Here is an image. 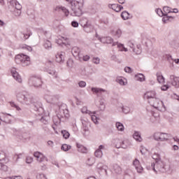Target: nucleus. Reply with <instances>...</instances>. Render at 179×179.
Here are the masks:
<instances>
[{
	"label": "nucleus",
	"mask_w": 179,
	"mask_h": 179,
	"mask_svg": "<svg viewBox=\"0 0 179 179\" xmlns=\"http://www.w3.org/2000/svg\"><path fill=\"white\" fill-rule=\"evenodd\" d=\"M170 80L171 82L172 86H174L175 87H179V78L176 77L174 75L170 76Z\"/></svg>",
	"instance_id": "dca6fc26"
},
{
	"label": "nucleus",
	"mask_w": 179,
	"mask_h": 179,
	"mask_svg": "<svg viewBox=\"0 0 179 179\" xmlns=\"http://www.w3.org/2000/svg\"><path fill=\"white\" fill-rule=\"evenodd\" d=\"M122 110L124 114H128L131 111V108L127 106H122Z\"/></svg>",
	"instance_id": "49530a36"
},
{
	"label": "nucleus",
	"mask_w": 179,
	"mask_h": 179,
	"mask_svg": "<svg viewBox=\"0 0 179 179\" xmlns=\"http://www.w3.org/2000/svg\"><path fill=\"white\" fill-rule=\"evenodd\" d=\"M71 52L73 55V57H78V58H82L80 56V49L79 48L75 46L71 49Z\"/></svg>",
	"instance_id": "4be33fe9"
},
{
	"label": "nucleus",
	"mask_w": 179,
	"mask_h": 179,
	"mask_svg": "<svg viewBox=\"0 0 179 179\" xmlns=\"http://www.w3.org/2000/svg\"><path fill=\"white\" fill-rule=\"evenodd\" d=\"M13 15L16 16V17H19L20 15H22V10H13Z\"/></svg>",
	"instance_id": "864d4df0"
},
{
	"label": "nucleus",
	"mask_w": 179,
	"mask_h": 179,
	"mask_svg": "<svg viewBox=\"0 0 179 179\" xmlns=\"http://www.w3.org/2000/svg\"><path fill=\"white\" fill-rule=\"evenodd\" d=\"M9 117H13L12 115L9 113H0V121L2 122H5V124H10L12 122V119Z\"/></svg>",
	"instance_id": "1a4fd4ad"
},
{
	"label": "nucleus",
	"mask_w": 179,
	"mask_h": 179,
	"mask_svg": "<svg viewBox=\"0 0 179 179\" xmlns=\"http://www.w3.org/2000/svg\"><path fill=\"white\" fill-rule=\"evenodd\" d=\"M29 84L30 86H34V87H41L43 85L41 77L36 76H31L29 80Z\"/></svg>",
	"instance_id": "423d86ee"
},
{
	"label": "nucleus",
	"mask_w": 179,
	"mask_h": 179,
	"mask_svg": "<svg viewBox=\"0 0 179 179\" xmlns=\"http://www.w3.org/2000/svg\"><path fill=\"white\" fill-rule=\"evenodd\" d=\"M61 134H62L63 138H64V139H68V138H69V136H71V134L66 130H62L61 131Z\"/></svg>",
	"instance_id": "4c0bfd02"
},
{
	"label": "nucleus",
	"mask_w": 179,
	"mask_h": 179,
	"mask_svg": "<svg viewBox=\"0 0 179 179\" xmlns=\"http://www.w3.org/2000/svg\"><path fill=\"white\" fill-rule=\"evenodd\" d=\"M117 83H120V85H121L122 86H124V85H125V82L121 78H117Z\"/></svg>",
	"instance_id": "052dcab7"
},
{
	"label": "nucleus",
	"mask_w": 179,
	"mask_h": 179,
	"mask_svg": "<svg viewBox=\"0 0 179 179\" xmlns=\"http://www.w3.org/2000/svg\"><path fill=\"white\" fill-rule=\"evenodd\" d=\"M96 37L103 44H111L114 41V39L110 36L100 38L99 37V34H96Z\"/></svg>",
	"instance_id": "9b49d317"
},
{
	"label": "nucleus",
	"mask_w": 179,
	"mask_h": 179,
	"mask_svg": "<svg viewBox=\"0 0 179 179\" xmlns=\"http://www.w3.org/2000/svg\"><path fill=\"white\" fill-rule=\"evenodd\" d=\"M48 73H49V75H52V76H53V78H58V74L54 70H48Z\"/></svg>",
	"instance_id": "8fccbe9b"
},
{
	"label": "nucleus",
	"mask_w": 179,
	"mask_h": 179,
	"mask_svg": "<svg viewBox=\"0 0 179 179\" xmlns=\"http://www.w3.org/2000/svg\"><path fill=\"white\" fill-rule=\"evenodd\" d=\"M155 141H160V132H156L153 135Z\"/></svg>",
	"instance_id": "3c124183"
},
{
	"label": "nucleus",
	"mask_w": 179,
	"mask_h": 179,
	"mask_svg": "<svg viewBox=\"0 0 179 179\" xmlns=\"http://www.w3.org/2000/svg\"><path fill=\"white\" fill-rule=\"evenodd\" d=\"M99 103H100V106H99V110L101 111H104V110H106V105H104V101L103 99H101L99 101Z\"/></svg>",
	"instance_id": "09e8293b"
},
{
	"label": "nucleus",
	"mask_w": 179,
	"mask_h": 179,
	"mask_svg": "<svg viewBox=\"0 0 179 179\" xmlns=\"http://www.w3.org/2000/svg\"><path fill=\"white\" fill-rule=\"evenodd\" d=\"M76 146L78 149V152H80L81 153H86L87 152V149L81 144L77 143Z\"/></svg>",
	"instance_id": "c756f323"
},
{
	"label": "nucleus",
	"mask_w": 179,
	"mask_h": 179,
	"mask_svg": "<svg viewBox=\"0 0 179 179\" xmlns=\"http://www.w3.org/2000/svg\"><path fill=\"white\" fill-rule=\"evenodd\" d=\"M169 85H163L161 87V90L163 91V92H166V90H167L169 89Z\"/></svg>",
	"instance_id": "774afa93"
},
{
	"label": "nucleus",
	"mask_w": 179,
	"mask_h": 179,
	"mask_svg": "<svg viewBox=\"0 0 179 179\" xmlns=\"http://www.w3.org/2000/svg\"><path fill=\"white\" fill-rule=\"evenodd\" d=\"M83 5H85L84 0H78L77 1L73 2L71 6V15H73V16H82L83 13L82 11Z\"/></svg>",
	"instance_id": "7ed1b4c3"
},
{
	"label": "nucleus",
	"mask_w": 179,
	"mask_h": 179,
	"mask_svg": "<svg viewBox=\"0 0 179 179\" xmlns=\"http://www.w3.org/2000/svg\"><path fill=\"white\" fill-rule=\"evenodd\" d=\"M71 146L68 144H63L61 147L62 150H64V152H68V150H71Z\"/></svg>",
	"instance_id": "58836bf2"
},
{
	"label": "nucleus",
	"mask_w": 179,
	"mask_h": 179,
	"mask_svg": "<svg viewBox=\"0 0 179 179\" xmlns=\"http://www.w3.org/2000/svg\"><path fill=\"white\" fill-rule=\"evenodd\" d=\"M71 26L73 27H78L79 26V23L76 21L71 22Z\"/></svg>",
	"instance_id": "338daca9"
},
{
	"label": "nucleus",
	"mask_w": 179,
	"mask_h": 179,
	"mask_svg": "<svg viewBox=\"0 0 179 179\" xmlns=\"http://www.w3.org/2000/svg\"><path fill=\"white\" fill-rule=\"evenodd\" d=\"M17 100L20 103H23L27 106L32 104V108L36 111V115H43L44 113V108H43V103L36 100L33 96L27 94L26 92H17L16 94Z\"/></svg>",
	"instance_id": "f257e3e1"
},
{
	"label": "nucleus",
	"mask_w": 179,
	"mask_h": 179,
	"mask_svg": "<svg viewBox=\"0 0 179 179\" xmlns=\"http://www.w3.org/2000/svg\"><path fill=\"white\" fill-rule=\"evenodd\" d=\"M57 100H58V98L55 96H49L48 97V103H55Z\"/></svg>",
	"instance_id": "a19ab883"
},
{
	"label": "nucleus",
	"mask_w": 179,
	"mask_h": 179,
	"mask_svg": "<svg viewBox=\"0 0 179 179\" xmlns=\"http://www.w3.org/2000/svg\"><path fill=\"white\" fill-rule=\"evenodd\" d=\"M115 45L117 46V48H119V51H124L125 52H127L128 51V49L126 48L124 46V44H122V43H120L118 42H113L112 44V47H115Z\"/></svg>",
	"instance_id": "412c9836"
},
{
	"label": "nucleus",
	"mask_w": 179,
	"mask_h": 179,
	"mask_svg": "<svg viewBox=\"0 0 179 179\" xmlns=\"http://www.w3.org/2000/svg\"><path fill=\"white\" fill-rule=\"evenodd\" d=\"M163 16H164V17H163V18H162V21H163L164 23H166V22L170 20V19H171V20H173V19L172 16H169L168 14H164Z\"/></svg>",
	"instance_id": "79ce46f5"
},
{
	"label": "nucleus",
	"mask_w": 179,
	"mask_h": 179,
	"mask_svg": "<svg viewBox=\"0 0 179 179\" xmlns=\"http://www.w3.org/2000/svg\"><path fill=\"white\" fill-rule=\"evenodd\" d=\"M86 164L87 166H93V164H94V159H93V158H88Z\"/></svg>",
	"instance_id": "603ef678"
},
{
	"label": "nucleus",
	"mask_w": 179,
	"mask_h": 179,
	"mask_svg": "<svg viewBox=\"0 0 179 179\" xmlns=\"http://www.w3.org/2000/svg\"><path fill=\"white\" fill-rule=\"evenodd\" d=\"M55 10L57 12H63L66 17L69 16V10L64 6H58L56 7Z\"/></svg>",
	"instance_id": "6ab92c4d"
},
{
	"label": "nucleus",
	"mask_w": 179,
	"mask_h": 179,
	"mask_svg": "<svg viewBox=\"0 0 179 179\" xmlns=\"http://www.w3.org/2000/svg\"><path fill=\"white\" fill-rule=\"evenodd\" d=\"M108 8H110V9H113V10H115V12H121V10L124 9L122 6L118 4H109Z\"/></svg>",
	"instance_id": "a211bd4d"
},
{
	"label": "nucleus",
	"mask_w": 179,
	"mask_h": 179,
	"mask_svg": "<svg viewBox=\"0 0 179 179\" xmlns=\"http://www.w3.org/2000/svg\"><path fill=\"white\" fill-rule=\"evenodd\" d=\"M164 15H167L168 13H171L172 9L169 6H164L163 8Z\"/></svg>",
	"instance_id": "37998d69"
},
{
	"label": "nucleus",
	"mask_w": 179,
	"mask_h": 179,
	"mask_svg": "<svg viewBox=\"0 0 179 179\" xmlns=\"http://www.w3.org/2000/svg\"><path fill=\"white\" fill-rule=\"evenodd\" d=\"M133 165L137 171V173H139L140 174L143 173V167H142L141 162L138 159H135V160L133 162Z\"/></svg>",
	"instance_id": "f8f14e48"
},
{
	"label": "nucleus",
	"mask_w": 179,
	"mask_h": 179,
	"mask_svg": "<svg viewBox=\"0 0 179 179\" xmlns=\"http://www.w3.org/2000/svg\"><path fill=\"white\" fill-rule=\"evenodd\" d=\"M91 90L93 93H95L98 97L101 96L103 93H107V91L102 88L92 87Z\"/></svg>",
	"instance_id": "2eb2a0df"
},
{
	"label": "nucleus",
	"mask_w": 179,
	"mask_h": 179,
	"mask_svg": "<svg viewBox=\"0 0 179 179\" xmlns=\"http://www.w3.org/2000/svg\"><path fill=\"white\" fill-rule=\"evenodd\" d=\"M149 104L154 107V108H157V110H160V108H163V107H164L163 101H160V99L157 97L154 99L153 101H150Z\"/></svg>",
	"instance_id": "0eeeda50"
},
{
	"label": "nucleus",
	"mask_w": 179,
	"mask_h": 179,
	"mask_svg": "<svg viewBox=\"0 0 179 179\" xmlns=\"http://www.w3.org/2000/svg\"><path fill=\"white\" fill-rule=\"evenodd\" d=\"M15 61L16 64L22 66H29L30 65V57L24 54L17 55Z\"/></svg>",
	"instance_id": "39448f33"
},
{
	"label": "nucleus",
	"mask_w": 179,
	"mask_h": 179,
	"mask_svg": "<svg viewBox=\"0 0 179 179\" xmlns=\"http://www.w3.org/2000/svg\"><path fill=\"white\" fill-rule=\"evenodd\" d=\"M14 3L15 5V9L22 10V5H20V3H19L17 1H15Z\"/></svg>",
	"instance_id": "13d9d810"
},
{
	"label": "nucleus",
	"mask_w": 179,
	"mask_h": 179,
	"mask_svg": "<svg viewBox=\"0 0 179 179\" xmlns=\"http://www.w3.org/2000/svg\"><path fill=\"white\" fill-rule=\"evenodd\" d=\"M113 170L116 174H121V173H122V169L118 164L113 165Z\"/></svg>",
	"instance_id": "2f4dec72"
},
{
	"label": "nucleus",
	"mask_w": 179,
	"mask_h": 179,
	"mask_svg": "<svg viewBox=\"0 0 179 179\" xmlns=\"http://www.w3.org/2000/svg\"><path fill=\"white\" fill-rule=\"evenodd\" d=\"M136 80H138V82L145 81V76L142 73H138L135 75Z\"/></svg>",
	"instance_id": "72a5a7b5"
},
{
	"label": "nucleus",
	"mask_w": 179,
	"mask_h": 179,
	"mask_svg": "<svg viewBox=\"0 0 179 179\" xmlns=\"http://www.w3.org/2000/svg\"><path fill=\"white\" fill-rule=\"evenodd\" d=\"M64 118H69V111L68 109H59L57 116L53 118V122L55 125L61 124V122L65 121Z\"/></svg>",
	"instance_id": "20e7f679"
},
{
	"label": "nucleus",
	"mask_w": 179,
	"mask_h": 179,
	"mask_svg": "<svg viewBox=\"0 0 179 179\" xmlns=\"http://www.w3.org/2000/svg\"><path fill=\"white\" fill-rule=\"evenodd\" d=\"M96 169H98V170H101L104 171L105 174L107 176V169H108V167L104 164H103V163L100 162L96 165Z\"/></svg>",
	"instance_id": "393cba45"
},
{
	"label": "nucleus",
	"mask_w": 179,
	"mask_h": 179,
	"mask_svg": "<svg viewBox=\"0 0 179 179\" xmlns=\"http://www.w3.org/2000/svg\"><path fill=\"white\" fill-rule=\"evenodd\" d=\"M81 26L84 28L86 33H90L93 30V26L89 24L87 18H84L81 20Z\"/></svg>",
	"instance_id": "6e6552de"
},
{
	"label": "nucleus",
	"mask_w": 179,
	"mask_h": 179,
	"mask_svg": "<svg viewBox=\"0 0 179 179\" xmlns=\"http://www.w3.org/2000/svg\"><path fill=\"white\" fill-rule=\"evenodd\" d=\"M34 156L36 158V160L39 162V163H41V162H44V159H45V157H44V155H43V154L39 152H34Z\"/></svg>",
	"instance_id": "5701e85b"
},
{
	"label": "nucleus",
	"mask_w": 179,
	"mask_h": 179,
	"mask_svg": "<svg viewBox=\"0 0 179 179\" xmlns=\"http://www.w3.org/2000/svg\"><path fill=\"white\" fill-rule=\"evenodd\" d=\"M102 150H106V146L101 145L99 146L98 149L94 152L95 157L99 159L103 157Z\"/></svg>",
	"instance_id": "4468645a"
},
{
	"label": "nucleus",
	"mask_w": 179,
	"mask_h": 179,
	"mask_svg": "<svg viewBox=\"0 0 179 179\" xmlns=\"http://www.w3.org/2000/svg\"><path fill=\"white\" fill-rule=\"evenodd\" d=\"M122 18L123 20H128L130 18V15L129 12L123 11L121 14Z\"/></svg>",
	"instance_id": "c9c22d12"
},
{
	"label": "nucleus",
	"mask_w": 179,
	"mask_h": 179,
	"mask_svg": "<svg viewBox=\"0 0 179 179\" xmlns=\"http://www.w3.org/2000/svg\"><path fill=\"white\" fill-rule=\"evenodd\" d=\"M112 34L115 38H120V37L122 36V31L120 29H117L115 31H113Z\"/></svg>",
	"instance_id": "b1692460"
},
{
	"label": "nucleus",
	"mask_w": 179,
	"mask_h": 179,
	"mask_svg": "<svg viewBox=\"0 0 179 179\" xmlns=\"http://www.w3.org/2000/svg\"><path fill=\"white\" fill-rule=\"evenodd\" d=\"M92 62L94 64H96V65H98V64H100V58L99 57H94L92 59Z\"/></svg>",
	"instance_id": "680f3d73"
},
{
	"label": "nucleus",
	"mask_w": 179,
	"mask_h": 179,
	"mask_svg": "<svg viewBox=\"0 0 179 179\" xmlns=\"http://www.w3.org/2000/svg\"><path fill=\"white\" fill-rule=\"evenodd\" d=\"M169 138H170V135L166 133H160L159 141L163 142L164 141H169Z\"/></svg>",
	"instance_id": "cd10ccee"
},
{
	"label": "nucleus",
	"mask_w": 179,
	"mask_h": 179,
	"mask_svg": "<svg viewBox=\"0 0 179 179\" xmlns=\"http://www.w3.org/2000/svg\"><path fill=\"white\" fill-rule=\"evenodd\" d=\"M152 159L155 160V163L157 162H159V160H162V158H160V155H159V153H154L152 155Z\"/></svg>",
	"instance_id": "a18cd8bd"
},
{
	"label": "nucleus",
	"mask_w": 179,
	"mask_h": 179,
	"mask_svg": "<svg viewBox=\"0 0 179 179\" xmlns=\"http://www.w3.org/2000/svg\"><path fill=\"white\" fill-rule=\"evenodd\" d=\"M140 151H141V155H146V153H148V149H146L145 148H143V147H141Z\"/></svg>",
	"instance_id": "e2e57ef3"
},
{
	"label": "nucleus",
	"mask_w": 179,
	"mask_h": 179,
	"mask_svg": "<svg viewBox=\"0 0 179 179\" xmlns=\"http://www.w3.org/2000/svg\"><path fill=\"white\" fill-rule=\"evenodd\" d=\"M144 99L148 100V102L150 103V101H152L154 99L156 98V92L150 91L144 94Z\"/></svg>",
	"instance_id": "9d476101"
},
{
	"label": "nucleus",
	"mask_w": 179,
	"mask_h": 179,
	"mask_svg": "<svg viewBox=\"0 0 179 179\" xmlns=\"http://www.w3.org/2000/svg\"><path fill=\"white\" fill-rule=\"evenodd\" d=\"M155 12L157 13L158 16L160 17H162L164 15V13L160 8L155 10Z\"/></svg>",
	"instance_id": "4d7b16f0"
},
{
	"label": "nucleus",
	"mask_w": 179,
	"mask_h": 179,
	"mask_svg": "<svg viewBox=\"0 0 179 179\" xmlns=\"http://www.w3.org/2000/svg\"><path fill=\"white\" fill-rule=\"evenodd\" d=\"M20 48H22V50H27V51H29V52L33 50V48H31V46H29V45H25V44L21 45Z\"/></svg>",
	"instance_id": "de8ad7c7"
},
{
	"label": "nucleus",
	"mask_w": 179,
	"mask_h": 179,
	"mask_svg": "<svg viewBox=\"0 0 179 179\" xmlns=\"http://www.w3.org/2000/svg\"><path fill=\"white\" fill-rule=\"evenodd\" d=\"M11 75L18 83H22V77L15 68L11 69Z\"/></svg>",
	"instance_id": "ddd939ff"
},
{
	"label": "nucleus",
	"mask_w": 179,
	"mask_h": 179,
	"mask_svg": "<svg viewBox=\"0 0 179 179\" xmlns=\"http://www.w3.org/2000/svg\"><path fill=\"white\" fill-rule=\"evenodd\" d=\"M49 120H50V116H43V114H42L40 121L43 122V124H45V125H47V124H48Z\"/></svg>",
	"instance_id": "f704fd0d"
},
{
	"label": "nucleus",
	"mask_w": 179,
	"mask_h": 179,
	"mask_svg": "<svg viewBox=\"0 0 179 179\" xmlns=\"http://www.w3.org/2000/svg\"><path fill=\"white\" fill-rule=\"evenodd\" d=\"M43 47L45 50H51V48H52V44H51L50 41L45 40L43 43Z\"/></svg>",
	"instance_id": "7c9ffc66"
},
{
	"label": "nucleus",
	"mask_w": 179,
	"mask_h": 179,
	"mask_svg": "<svg viewBox=\"0 0 179 179\" xmlns=\"http://www.w3.org/2000/svg\"><path fill=\"white\" fill-rule=\"evenodd\" d=\"M151 167L153 171L157 174V173H167V171H170V165L166 164L162 160H159L155 164H152Z\"/></svg>",
	"instance_id": "f03ea898"
},
{
	"label": "nucleus",
	"mask_w": 179,
	"mask_h": 179,
	"mask_svg": "<svg viewBox=\"0 0 179 179\" xmlns=\"http://www.w3.org/2000/svg\"><path fill=\"white\" fill-rule=\"evenodd\" d=\"M115 125H116L117 129H118L121 132L124 131V124H122V123L120 122H117Z\"/></svg>",
	"instance_id": "e433bc0d"
},
{
	"label": "nucleus",
	"mask_w": 179,
	"mask_h": 179,
	"mask_svg": "<svg viewBox=\"0 0 179 179\" xmlns=\"http://www.w3.org/2000/svg\"><path fill=\"white\" fill-rule=\"evenodd\" d=\"M133 138L137 142H142V136H141V132L139 131H134V134H133Z\"/></svg>",
	"instance_id": "bb28decb"
},
{
	"label": "nucleus",
	"mask_w": 179,
	"mask_h": 179,
	"mask_svg": "<svg viewBox=\"0 0 179 179\" xmlns=\"http://www.w3.org/2000/svg\"><path fill=\"white\" fill-rule=\"evenodd\" d=\"M33 162V157H27L26 158V163H27L28 164H30V163Z\"/></svg>",
	"instance_id": "0e129e2a"
},
{
	"label": "nucleus",
	"mask_w": 179,
	"mask_h": 179,
	"mask_svg": "<svg viewBox=\"0 0 179 179\" xmlns=\"http://www.w3.org/2000/svg\"><path fill=\"white\" fill-rule=\"evenodd\" d=\"M156 75L157 82H159V83H164L165 79L163 74H162V72H157Z\"/></svg>",
	"instance_id": "c85d7f7f"
},
{
	"label": "nucleus",
	"mask_w": 179,
	"mask_h": 179,
	"mask_svg": "<svg viewBox=\"0 0 179 179\" xmlns=\"http://www.w3.org/2000/svg\"><path fill=\"white\" fill-rule=\"evenodd\" d=\"M82 113H85V114H89L90 115H92V114H96V111L92 112L89 110H87V107H83L82 108Z\"/></svg>",
	"instance_id": "ea45409f"
},
{
	"label": "nucleus",
	"mask_w": 179,
	"mask_h": 179,
	"mask_svg": "<svg viewBox=\"0 0 179 179\" xmlns=\"http://www.w3.org/2000/svg\"><path fill=\"white\" fill-rule=\"evenodd\" d=\"M91 115V118L92 120L93 121V122H94V124H99V122L97 121V120H99V118L96 117V115Z\"/></svg>",
	"instance_id": "bf43d9fd"
},
{
	"label": "nucleus",
	"mask_w": 179,
	"mask_h": 179,
	"mask_svg": "<svg viewBox=\"0 0 179 179\" xmlns=\"http://www.w3.org/2000/svg\"><path fill=\"white\" fill-rule=\"evenodd\" d=\"M78 85L80 87H86V82L85 81H80L78 83Z\"/></svg>",
	"instance_id": "69168bd1"
},
{
	"label": "nucleus",
	"mask_w": 179,
	"mask_h": 179,
	"mask_svg": "<svg viewBox=\"0 0 179 179\" xmlns=\"http://www.w3.org/2000/svg\"><path fill=\"white\" fill-rule=\"evenodd\" d=\"M31 34V32L27 31V32H23L21 31L20 33V37L22 38V40H27L29 37H30V35Z\"/></svg>",
	"instance_id": "a878e982"
},
{
	"label": "nucleus",
	"mask_w": 179,
	"mask_h": 179,
	"mask_svg": "<svg viewBox=\"0 0 179 179\" xmlns=\"http://www.w3.org/2000/svg\"><path fill=\"white\" fill-rule=\"evenodd\" d=\"M81 122L83 124L82 129L85 132H87V131H89V120L87 118L81 119Z\"/></svg>",
	"instance_id": "aec40b11"
},
{
	"label": "nucleus",
	"mask_w": 179,
	"mask_h": 179,
	"mask_svg": "<svg viewBox=\"0 0 179 179\" xmlns=\"http://www.w3.org/2000/svg\"><path fill=\"white\" fill-rule=\"evenodd\" d=\"M10 106H11V107H13L14 108H16L17 111H22V108H20V107H19V106H17L13 101L10 102Z\"/></svg>",
	"instance_id": "c03bdc74"
},
{
	"label": "nucleus",
	"mask_w": 179,
	"mask_h": 179,
	"mask_svg": "<svg viewBox=\"0 0 179 179\" xmlns=\"http://www.w3.org/2000/svg\"><path fill=\"white\" fill-rule=\"evenodd\" d=\"M64 59H65V52H57V54L56 55V62H59V64H61V62H64Z\"/></svg>",
	"instance_id": "f3484780"
},
{
	"label": "nucleus",
	"mask_w": 179,
	"mask_h": 179,
	"mask_svg": "<svg viewBox=\"0 0 179 179\" xmlns=\"http://www.w3.org/2000/svg\"><path fill=\"white\" fill-rule=\"evenodd\" d=\"M133 52H135L136 55H139L142 52L141 45H137L136 48H133Z\"/></svg>",
	"instance_id": "473e14b6"
},
{
	"label": "nucleus",
	"mask_w": 179,
	"mask_h": 179,
	"mask_svg": "<svg viewBox=\"0 0 179 179\" xmlns=\"http://www.w3.org/2000/svg\"><path fill=\"white\" fill-rule=\"evenodd\" d=\"M0 170L2 171H8V166L0 162Z\"/></svg>",
	"instance_id": "5fc2aeb1"
},
{
	"label": "nucleus",
	"mask_w": 179,
	"mask_h": 179,
	"mask_svg": "<svg viewBox=\"0 0 179 179\" xmlns=\"http://www.w3.org/2000/svg\"><path fill=\"white\" fill-rule=\"evenodd\" d=\"M6 159V155H5V152H0V162H3Z\"/></svg>",
	"instance_id": "6e6d98bb"
}]
</instances>
